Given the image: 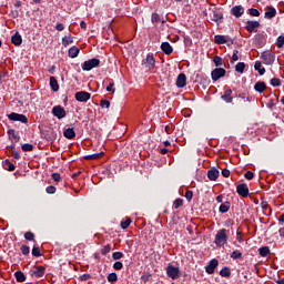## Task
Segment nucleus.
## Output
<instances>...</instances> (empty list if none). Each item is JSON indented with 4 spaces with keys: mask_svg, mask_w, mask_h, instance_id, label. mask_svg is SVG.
<instances>
[{
    "mask_svg": "<svg viewBox=\"0 0 284 284\" xmlns=\"http://www.w3.org/2000/svg\"><path fill=\"white\" fill-rule=\"evenodd\" d=\"M63 136H65V139H74V136H77V132H74V129L68 128L64 130Z\"/></svg>",
    "mask_w": 284,
    "mask_h": 284,
    "instance_id": "21",
    "label": "nucleus"
},
{
    "mask_svg": "<svg viewBox=\"0 0 284 284\" xmlns=\"http://www.w3.org/2000/svg\"><path fill=\"white\" fill-rule=\"evenodd\" d=\"M21 252L24 256H28V254H30V246L28 245H22L21 246Z\"/></svg>",
    "mask_w": 284,
    "mask_h": 284,
    "instance_id": "46",
    "label": "nucleus"
},
{
    "mask_svg": "<svg viewBox=\"0 0 284 284\" xmlns=\"http://www.w3.org/2000/svg\"><path fill=\"white\" fill-rule=\"evenodd\" d=\"M278 225H284V213L282 216L278 219Z\"/></svg>",
    "mask_w": 284,
    "mask_h": 284,
    "instance_id": "64",
    "label": "nucleus"
},
{
    "mask_svg": "<svg viewBox=\"0 0 284 284\" xmlns=\"http://www.w3.org/2000/svg\"><path fill=\"white\" fill-rule=\"evenodd\" d=\"M155 63H156V60H154V55L153 54H148L146 59L144 61V65L146 68H149V70H152V68H154Z\"/></svg>",
    "mask_w": 284,
    "mask_h": 284,
    "instance_id": "15",
    "label": "nucleus"
},
{
    "mask_svg": "<svg viewBox=\"0 0 284 284\" xmlns=\"http://www.w3.org/2000/svg\"><path fill=\"white\" fill-rule=\"evenodd\" d=\"M232 60L233 61H239V50L233 51Z\"/></svg>",
    "mask_w": 284,
    "mask_h": 284,
    "instance_id": "59",
    "label": "nucleus"
},
{
    "mask_svg": "<svg viewBox=\"0 0 284 284\" xmlns=\"http://www.w3.org/2000/svg\"><path fill=\"white\" fill-rule=\"evenodd\" d=\"M8 119H10V121H20V123H28V118L24 114L12 112L8 114Z\"/></svg>",
    "mask_w": 284,
    "mask_h": 284,
    "instance_id": "8",
    "label": "nucleus"
},
{
    "mask_svg": "<svg viewBox=\"0 0 284 284\" xmlns=\"http://www.w3.org/2000/svg\"><path fill=\"white\" fill-rule=\"evenodd\" d=\"M274 17H276V9L274 7H267L265 19H274Z\"/></svg>",
    "mask_w": 284,
    "mask_h": 284,
    "instance_id": "23",
    "label": "nucleus"
},
{
    "mask_svg": "<svg viewBox=\"0 0 284 284\" xmlns=\"http://www.w3.org/2000/svg\"><path fill=\"white\" fill-rule=\"evenodd\" d=\"M131 224L132 220L130 217H126L124 221L121 222V227L122 230H128Z\"/></svg>",
    "mask_w": 284,
    "mask_h": 284,
    "instance_id": "32",
    "label": "nucleus"
},
{
    "mask_svg": "<svg viewBox=\"0 0 284 284\" xmlns=\"http://www.w3.org/2000/svg\"><path fill=\"white\" fill-rule=\"evenodd\" d=\"M260 256H267L270 254V246H264L258 248Z\"/></svg>",
    "mask_w": 284,
    "mask_h": 284,
    "instance_id": "34",
    "label": "nucleus"
},
{
    "mask_svg": "<svg viewBox=\"0 0 284 284\" xmlns=\"http://www.w3.org/2000/svg\"><path fill=\"white\" fill-rule=\"evenodd\" d=\"M263 63L265 65H273L274 61H276V55L272 51H264L261 55Z\"/></svg>",
    "mask_w": 284,
    "mask_h": 284,
    "instance_id": "2",
    "label": "nucleus"
},
{
    "mask_svg": "<svg viewBox=\"0 0 284 284\" xmlns=\"http://www.w3.org/2000/svg\"><path fill=\"white\" fill-rule=\"evenodd\" d=\"M92 94L85 91H79L75 93V101H79L80 103H88L90 101Z\"/></svg>",
    "mask_w": 284,
    "mask_h": 284,
    "instance_id": "4",
    "label": "nucleus"
},
{
    "mask_svg": "<svg viewBox=\"0 0 284 284\" xmlns=\"http://www.w3.org/2000/svg\"><path fill=\"white\" fill-rule=\"evenodd\" d=\"M113 267H114V270H123V263H121V262H115V263L113 264Z\"/></svg>",
    "mask_w": 284,
    "mask_h": 284,
    "instance_id": "56",
    "label": "nucleus"
},
{
    "mask_svg": "<svg viewBox=\"0 0 284 284\" xmlns=\"http://www.w3.org/2000/svg\"><path fill=\"white\" fill-rule=\"evenodd\" d=\"M220 212L222 214H225L226 212H230V202H225V203L221 204Z\"/></svg>",
    "mask_w": 284,
    "mask_h": 284,
    "instance_id": "33",
    "label": "nucleus"
},
{
    "mask_svg": "<svg viewBox=\"0 0 284 284\" xmlns=\"http://www.w3.org/2000/svg\"><path fill=\"white\" fill-rule=\"evenodd\" d=\"M103 154H104L103 152L89 154V155H85L84 159H85V161H97V160L101 159L103 156Z\"/></svg>",
    "mask_w": 284,
    "mask_h": 284,
    "instance_id": "20",
    "label": "nucleus"
},
{
    "mask_svg": "<svg viewBox=\"0 0 284 284\" xmlns=\"http://www.w3.org/2000/svg\"><path fill=\"white\" fill-rule=\"evenodd\" d=\"M214 41L217 43V45H223L227 43V38L225 36H215Z\"/></svg>",
    "mask_w": 284,
    "mask_h": 284,
    "instance_id": "24",
    "label": "nucleus"
},
{
    "mask_svg": "<svg viewBox=\"0 0 284 284\" xmlns=\"http://www.w3.org/2000/svg\"><path fill=\"white\" fill-rule=\"evenodd\" d=\"M122 257H123V253H122V252H114V253L112 254V258H113L114 261H121Z\"/></svg>",
    "mask_w": 284,
    "mask_h": 284,
    "instance_id": "41",
    "label": "nucleus"
},
{
    "mask_svg": "<svg viewBox=\"0 0 284 284\" xmlns=\"http://www.w3.org/2000/svg\"><path fill=\"white\" fill-rule=\"evenodd\" d=\"M227 71L223 68H216L211 72V77L213 81H219V79H223Z\"/></svg>",
    "mask_w": 284,
    "mask_h": 284,
    "instance_id": "6",
    "label": "nucleus"
},
{
    "mask_svg": "<svg viewBox=\"0 0 284 284\" xmlns=\"http://www.w3.org/2000/svg\"><path fill=\"white\" fill-rule=\"evenodd\" d=\"M50 87L53 90V92H59V82L57 81V78H50Z\"/></svg>",
    "mask_w": 284,
    "mask_h": 284,
    "instance_id": "25",
    "label": "nucleus"
},
{
    "mask_svg": "<svg viewBox=\"0 0 284 284\" xmlns=\"http://www.w3.org/2000/svg\"><path fill=\"white\" fill-rule=\"evenodd\" d=\"M193 196H194V193L192 191H186L185 192L186 201H189V202L192 201Z\"/></svg>",
    "mask_w": 284,
    "mask_h": 284,
    "instance_id": "51",
    "label": "nucleus"
},
{
    "mask_svg": "<svg viewBox=\"0 0 284 284\" xmlns=\"http://www.w3.org/2000/svg\"><path fill=\"white\" fill-rule=\"evenodd\" d=\"M47 194H54L57 192V187L50 185L47 187Z\"/></svg>",
    "mask_w": 284,
    "mask_h": 284,
    "instance_id": "52",
    "label": "nucleus"
},
{
    "mask_svg": "<svg viewBox=\"0 0 284 284\" xmlns=\"http://www.w3.org/2000/svg\"><path fill=\"white\" fill-rule=\"evenodd\" d=\"M32 256H41V250L39 248V246H33L32 248Z\"/></svg>",
    "mask_w": 284,
    "mask_h": 284,
    "instance_id": "44",
    "label": "nucleus"
},
{
    "mask_svg": "<svg viewBox=\"0 0 284 284\" xmlns=\"http://www.w3.org/2000/svg\"><path fill=\"white\" fill-rule=\"evenodd\" d=\"M26 241H34V233L32 232H26L24 233Z\"/></svg>",
    "mask_w": 284,
    "mask_h": 284,
    "instance_id": "43",
    "label": "nucleus"
},
{
    "mask_svg": "<svg viewBox=\"0 0 284 284\" xmlns=\"http://www.w3.org/2000/svg\"><path fill=\"white\" fill-rule=\"evenodd\" d=\"M110 250H111L110 245H105L102 250V254H108Z\"/></svg>",
    "mask_w": 284,
    "mask_h": 284,
    "instance_id": "62",
    "label": "nucleus"
},
{
    "mask_svg": "<svg viewBox=\"0 0 284 284\" xmlns=\"http://www.w3.org/2000/svg\"><path fill=\"white\" fill-rule=\"evenodd\" d=\"M232 275V272L230 271V267H224L220 271V276H223L224 278H230Z\"/></svg>",
    "mask_w": 284,
    "mask_h": 284,
    "instance_id": "30",
    "label": "nucleus"
},
{
    "mask_svg": "<svg viewBox=\"0 0 284 284\" xmlns=\"http://www.w3.org/2000/svg\"><path fill=\"white\" fill-rule=\"evenodd\" d=\"M166 274H168L169 278H172L174 281L175 278H179L181 271L176 266L169 265L166 267Z\"/></svg>",
    "mask_w": 284,
    "mask_h": 284,
    "instance_id": "5",
    "label": "nucleus"
},
{
    "mask_svg": "<svg viewBox=\"0 0 284 284\" xmlns=\"http://www.w3.org/2000/svg\"><path fill=\"white\" fill-rule=\"evenodd\" d=\"M8 134H9V136H12V139H19V136H17V133H14V130H13V129H10V130L8 131Z\"/></svg>",
    "mask_w": 284,
    "mask_h": 284,
    "instance_id": "58",
    "label": "nucleus"
},
{
    "mask_svg": "<svg viewBox=\"0 0 284 284\" xmlns=\"http://www.w3.org/2000/svg\"><path fill=\"white\" fill-rule=\"evenodd\" d=\"M21 148H22L23 152H32V150H34V145H32L30 143L22 144Z\"/></svg>",
    "mask_w": 284,
    "mask_h": 284,
    "instance_id": "36",
    "label": "nucleus"
},
{
    "mask_svg": "<svg viewBox=\"0 0 284 284\" xmlns=\"http://www.w3.org/2000/svg\"><path fill=\"white\" fill-rule=\"evenodd\" d=\"M254 69L258 72L260 77H263V74H265V68H263V64H261V61L255 62Z\"/></svg>",
    "mask_w": 284,
    "mask_h": 284,
    "instance_id": "26",
    "label": "nucleus"
},
{
    "mask_svg": "<svg viewBox=\"0 0 284 284\" xmlns=\"http://www.w3.org/2000/svg\"><path fill=\"white\" fill-rule=\"evenodd\" d=\"M207 179H210V181H216L219 179V170H216V168L209 170Z\"/></svg>",
    "mask_w": 284,
    "mask_h": 284,
    "instance_id": "17",
    "label": "nucleus"
},
{
    "mask_svg": "<svg viewBox=\"0 0 284 284\" xmlns=\"http://www.w3.org/2000/svg\"><path fill=\"white\" fill-rule=\"evenodd\" d=\"M235 71L240 72V74H243L245 72V64L243 62H240L235 65Z\"/></svg>",
    "mask_w": 284,
    "mask_h": 284,
    "instance_id": "35",
    "label": "nucleus"
},
{
    "mask_svg": "<svg viewBox=\"0 0 284 284\" xmlns=\"http://www.w3.org/2000/svg\"><path fill=\"white\" fill-rule=\"evenodd\" d=\"M277 48H283L284 45V37L280 36L276 41Z\"/></svg>",
    "mask_w": 284,
    "mask_h": 284,
    "instance_id": "50",
    "label": "nucleus"
},
{
    "mask_svg": "<svg viewBox=\"0 0 284 284\" xmlns=\"http://www.w3.org/2000/svg\"><path fill=\"white\" fill-rule=\"evenodd\" d=\"M261 207L262 210H270V205L267 204V202H262Z\"/></svg>",
    "mask_w": 284,
    "mask_h": 284,
    "instance_id": "63",
    "label": "nucleus"
},
{
    "mask_svg": "<svg viewBox=\"0 0 284 284\" xmlns=\"http://www.w3.org/2000/svg\"><path fill=\"white\" fill-rule=\"evenodd\" d=\"M45 274V267L43 266H34L33 270H31V276H36V278H41Z\"/></svg>",
    "mask_w": 284,
    "mask_h": 284,
    "instance_id": "11",
    "label": "nucleus"
},
{
    "mask_svg": "<svg viewBox=\"0 0 284 284\" xmlns=\"http://www.w3.org/2000/svg\"><path fill=\"white\" fill-rule=\"evenodd\" d=\"M116 91V89H114V81H111L109 83V87H106V92H112L114 93Z\"/></svg>",
    "mask_w": 284,
    "mask_h": 284,
    "instance_id": "48",
    "label": "nucleus"
},
{
    "mask_svg": "<svg viewBox=\"0 0 284 284\" xmlns=\"http://www.w3.org/2000/svg\"><path fill=\"white\" fill-rule=\"evenodd\" d=\"M223 101H225L226 103H232L233 99L232 98V89H229L224 92V94L222 95Z\"/></svg>",
    "mask_w": 284,
    "mask_h": 284,
    "instance_id": "22",
    "label": "nucleus"
},
{
    "mask_svg": "<svg viewBox=\"0 0 284 284\" xmlns=\"http://www.w3.org/2000/svg\"><path fill=\"white\" fill-rule=\"evenodd\" d=\"M216 267H219V260H211L207 266L205 267L206 274H214V270H216Z\"/></svg>",
    "mask_w": 284,
    "mask_h": 284,
    "instance_id": "10",
    "label": "nucleus"
},
{
    "mask_svg": "<svg viewBox=\"0 0 284 284\" xmlns=\"http://www.w3.org/2000/svg\"><path fill=\"white\" fill-rule=\"evenodd\" d=\"M222 176L227 179L230 176V170H227V169L222 170Z\"/></svg>",
    "mask_w": 284,
    "mask_h": 284,
    "instance_id": "61",
    "label": "nucleus"
},
{
    "mask_svg": "<svg viewBox=\"0 0 284 284\" xmlns=\"http://www.w3.org/2000/svg\"><path fill=\"white\" fill-rule=\"evenodd\" d=\"M231 258H234V260H236V258H243V253H241V251H233V252L231 253Z\"/></svg>",
    "mask_w": 284,
    "mask_h": 284,
    "instance_id": "37",
    "label": "nucleus"
},
{
    "mask_svg": "<svg viewBox=\"0 0 284 284\" xmlns=\"http://www.w3.org/2000/svg\"><path fill=\"white\" fill-rule=\"evenodd\" d=\"M11 43H13V45H21V43H23V39L21 38V34H19V32H16L11 37Z\"/></svg>",
    "mask_w": 284,
    "mask_h": 284,
    "instance_id": "18",
    "label": "nucleus"
},
{
    "mask_svg": "<svg viewBox=\"0 0 284 284\" xmlns=\"http://www.w3.org/2000/svg\"><path fill=\"white\" fill-rule=\"evenodd\" d=\"M70 43H74L72 36H65L64 38H62V45L64 48H68V45H70Z\"/></svg>",
    "mask_w": 284,
    "mask_h": 284,
    "instance_id": "28",
    "label": "nucleus"
},
{
    "mask_svg": "<svg viewBox=\"0 0 284 284\" xmlns=\"http://www.w3.org/2000/svg\"><path fill=\"white\" fill-rule=\"evenodd\" d=\"M236 192L240 196H243V199L250 196V189L247 187V184H239L236 186Z\"/></svg>",
    "mask_w": 284,
    "mask_h": 284,
    "instance_id": "7",
    "label": "nucleus"
},
{
    "mask_svg": "<svg viewBox=\"0 0 284 284\" xmlns=\"http://www.w3.org/2000/svg\"><path fill=\"white\" fill-rule=\"evenodd\" d=\"M55 30H58L59 32H63V30H65V27L63 26V23H58L55 26Z\"/></svg>",
    "mask_w": 284,
    "mask_h": 284,
    "instance_id": "57",
    "label": "nucleus"
},
{
    "mask_svg": "<svg viewBox=\"0 0 284 284\" xmlns=\"http://www.w3.org/2000/svg\"><path fill=\"white\" fill-rule=\"evenodd\" d=\"M10 17H12V19H17V17H19V10H12L10 12Z\"/></svg>",
    "mask_w": 284,
    "mask_h": 284,
    "instance_id": "60",
    "label": "nucleus"
},
{
    "mask_svg": "<svg viewBox=\"0 0 284 284\" xmlns=\"http://www.w3.org/2000/svg\"><path fill=\"white\" fill-rule=\"evenodd\" d=\"M223 19V13H214L213 14V21H221Z\"/></svg>",
    "mask_w": 284,
    "mask_h": 284,
    "instance_id": "54",
    "label": "nucleus"
},
{
    "mask_svg": "<svg viewBox=\"0 0 284 284\" xmlns=\"http://www.w3.org/2000/svg\"><path fill=\"white\" fill-rule=\"evenodd\" d=\"M3 168L8 170V172H14V165L9 160L4 161Z\"/></svg>",
    "mask_w": 284,
    "mask_h": 284,
    "instance_id": "31",
    "label": "nucleus"
},
{
    "mask_svg": "<svg viewBox=\"0 0 284 284\" xmlns=\"http://www.w3.org/2000/svg\"><path fill=\"white\" fill-rule=\"evenodd\" d=\"M14 276L18 283H23L26 281V274H23L21 271L16 272Z\"/></svg>",
    "mask_w": 284,
    "mask_h": 284,
    "instance_id": "29",
    "label": "nucleus"
},
{
    "mask_svg": "<svg viewBox=\"0 0 284 284\" xmlns=\"http://www.w3.org/2000/svg\"><path fill=\"white\" fill-rule=\"evenodd\" d=\"M256 28H261L260 21H247L246 22V30L247 32H254Z\"/></svg>",
    "mask_w": 284,
    "mask_h": 284,
    "instance_id": "14",
    "label": "nucleus"
},
{
    "mask_svg": "<svg viewBox=\"0 0 284 284\" xmlns=\"http://www.w3.org/2000/svg\"><path fill=\"white\" fill-rule=\"evenodd\" d=\"M213 63H215L216 68H219L220 65H223V59L221 57H215L213 59Z\"/></svg>",
    "mask_w": 284,
    "mask_h": 284,
    "instance_id": "45",
    "label": "nucleus"
},
{
    "mask_svg": "<svg viewBox=\"0 0 284 284\" xmlns=\"http://www.w3.org/2000/svg\"><path fill=\"white\" fill-rule=\"evenodd\" d=\"M99 63H101V61L97 58L87 60L82 64V70H84V72H90L93 68H99Z\"/></svg>",
    "mask_w": 284,
    "mask_h": 284,
    "instance_id": "3",
    "label": "nucleus"
},
{
    "mask_svg": "<svg viewBox=\"0 0 284 284\" xmlns=\"http://www.w3.org/2000/svg\"><path fill=\"white\" fill-rule=\"evenodd\" d=\"M231 12L234 17L239 18L243 17L245 9L243 8V6H235L231 9Z\"/></svg>",
    "mask_w": 284,
    "mask_h": 284,
    "instance_id": "13",
    "label": "nucleus"
},
{
    "mask_svg": "<svg viewBox=\"0 0 284 284\" xmlns=\"http://www.w3.org/2000/svg\"><path fill=\"white\" fill-rule=\"evenodd\" d=\"M248 12L251 17H261V12L257 9H250Z\"/></svg>",
    "mask_w": 284,
    "mask_h": 284,
    "instance_id": "47",
    "label": "nucleus"
},
{
    "mask_svg": "<svg viewBox=\"0 0 284 284\" xmlns=\"http://www.w3.org/2000/svg\"><path fill=\"white\" fill-rule=\"evenodd\" d=\"M53 181H55L57 183H59L61 181V174L59 173H53L52 175Z\"/></svg>",
    "mask_w": 284,
    "mask_h": 284,
    "instance_id": "55",
    "label": "nucleus"
},
{
    "mask_svg": "<svg viewBox=\"0 0 284 284\" xmlns=\"http://www.w3.org/2000/svg\"><path fill=\"white\" fill-rule=\"evenodd\" d=\"M225 243H227V231L225 229H222L215 235V245H217L219 247H223Z\"/></svg>",
    "mask_w": 284,
    "mask_h": 284,
    "instance_id": "1",
    "label": "nucleus"
},
{
    "mask_svg": "<svg viewBox=\"0 0 284 284\" xmlns=\"http://www.w3.org/2000/svg\"><path fill=\"white\" fill-rule=\"evenodd\" d=\"M161 50L164 52V54H172L174 52V49L170 44V42H162Z\"/></svg>",
    "mask_w": 284,
    "mask_h": 284,
    "instance_id": "16",
    "label": "nucleus"
},
{
    "mask_svg": "<svg viewBox=\"0 0 284 284\" xmlns=\"http://www.w3.org/2000/svg\"><path fill=\"white\" fill-rule=\"evenodd\" d=\"M245 179L247 181H252L254 179V172L252 171H246V173L244 174Z\"/></svg>",
    "mask_w": 284,
    "mask_h": 284,
    "instance_id": "49",
    "label": "nucleus"
},
{
    "mask_svg": "<svg viewBox=\"0 0 284 284\" xmlns=\"http://www.w3.org/2000/svg\"><path fill=\"white\" fill-rule=\"evenodd\" d=\"M271 85H273V88H281V79H277V78L271 79Z\"/></svg>",
    "mask_w": 284,
    "mask_h": 284,
    "instance_id": "38",
    "label": "nucleus"
},
{
    "mask_svg": "<svg viewBox=\"0 0 284 284\" xmlns=\"http://www.w3.org/2000/svg\"><path fill=\"white\" fill-rule=\"evenodd\" d=\"M151 20L152 23H161V16H159V13H153Z\"/></svg>",
    "mask_w": 284,
    "mask_h": 284,
    "instance_id": "42",
    "label": "nucleus"
},
{
    "mask_svg": "<svg viewBox=\"0 0 284 284\" xmlns=\"http://www.w3.org/2000/svg\"><path fill=\"white\" fill-rule=\"evenodd\" d=\"M79 52H80L79 48H77V47L70 48L69 49L70 59H77V57H79Z\"/></svg>",
    "mask_w": 284,
    "mask_h": 284,
    "instance_id": "27",
    "label": "nucleus"
},
{
    "mask_svg": "<svg viewBox=\"0 0 284 284\" xmlns=\"http://www.w3.org/2000/svg\"><path fill=\"white\" fill-rule=\"evenodd\" d=\"M176 85L179 88H185V85H187V78L185 77V73H180L178 75Z\"/></svg>",
    "mask_w": 284,
    "mask_h": 284,
    "instance_id": "12",
    "label": "nucleus"
},
{
    "mask_svg": "<svg viewBox=\"0 0 284 284\" xmlns=\"http://www.w3.org/2000/svg\"><path fill=\"white\" fill-rule=\"evenodd\" d=\"M118 278L116 273H111L108 275L109 283H116Z\"/></svg>",
    "mask_w": 284,
    "mask_h": 284,
    "instance_id": "39",
    "label": "nucleus"
},
{
    "mask_svg": "<svg viewBox=\"0 0 284 284\" xmlns=\"http://www.w3.org/2000/svg\"><path fill=\"white\" fill-rule=\"evenodd\" d=\"M100 105L102 108H110V101L109 100H101Z\"/></svg>",
    "mask_w": 284,
    "mask_h": 284,
    "instance_id": "53",
    "label": "nucleus"
},
{
    "mask_svg": "<svg viewBox=\"0 0 284 284\" xmlns=\"http://www.w3.org/2000/svg\"><path fill=\"white\" fill-rule=\"evenodd\" d=\"M183 205V200L181 199H176L174 202H173V207L174 210H179V207H182Z\"/></svg>",
    "mask_w": 284,
    "mask_h": 284,
    "instance_id": "40",
    "label": "nucleus"
},
{
    "mask_svg": "<svg viewBox=\"0 0 284 284\" xmlns=\"http://www.w3.org/2000/svg\"><path fill=\"white\" fill-rule=\"evenodd\" d=\"M254 90L255 92H260L261 94L265 92V90H267V85L265 84V82L258 81L257 83H255Z\"/></svg>",
    "mask_w": 284,
    "mask_h": 284,
    "instance_id": "19",
    "label": "nucleus"
},
{
    "mask_svg": "<svg viewBox=\"0 0 284 284\" xmlns=\"http://www.w3.org/2000/svg\"><path fill=\"white\" fill-rule=\"evenodd\" d=\"M53 116H57V119H65V109L61 105L53 106L52 109Z\"/></svg>",
    "mask_w": 284,
    "mask_h": 284,
    "instance_id": "9",
    "label": "nucleus"
}]
</instances>
